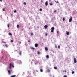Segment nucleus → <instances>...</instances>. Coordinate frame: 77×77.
Listing matches in <instances>:
<instances>
[{
  "mask_svg": "<svg viewBox=\"0 0 77 77\" xmlns=\"http://www.w3.org/2000/svg\"><path fill=\"white\" fill-rule=\"evenodd\" d=\"M51 32L53 33L54 32V27H52L51 28Z\"/></svg>",
  "mask_w": 77,
  "mask_h": 77,
  "instance_id": "nucleus-1",
  "label": "nucleus"
},
{
  "mask_svg": "<svg viewBox=\"0 0 77 77\" xmlns=\"http://www.w3.org/2000/svg\"><path fill=\"white\" fill-rule=\"evenodd\" d=\"M72 17H71L70 18L69 20V22H71L72 21Z\"/></svg>",
  "mask_w": 77,
  "mask_h": 77,
  "instance_id": "nucleus-2",
  "label": "nucleus"
},
{
  "mask_svg": "<svg viewBox=\"0 0 77 77\" xmlns=\"http://www.w3.org/2000/svg\"><path fill=\"white\" fill-rule=\"evenodd\" d=\"M74 63H77V60H76V59L74 58Z\"/></svg>",
  "mask_w": 77,
  "mask_h": 77,
  "instance_id": "nucleus-3",
  "label": "nucleus"
},
{
  "mask_svg": "<svg viewBox=\"0 0 77 77\" xmlns=\"http://www.w3.org/2000/svg\"><path fill=\"white\" fill-rule=\"evenodd\" d=\"M35 47H38V44L37 43L35 44Z\"/></svg>",
  "mask_w": 77,
  "mask_h": 77,
  "instance_id": "nucleus-4",
  "label": "nucleus"
},
{
  "mask_svg": "<svg viewBox=\"0 0 77 77\" xmlns=\"http://www.w3.org/2000/svg\"><path fill=\"white\" fill-rule=\"evenodd\" d=\"M44 28H45V29H47V27H48V26L47 25H45L44 26Z\"/></svg>",
  "mask_w": 77,
  "mask_h": 77,
  "instance_id": "nucleus-5",
  "label": "nucleus"
},
{
  "mask_svg": "<svg viewBox=\"0 0 77 77\" xmlns=\"http://www.w3.org/2000/svg\"><path fill=\"white\" fill-rule=\"evenodd\" d=\"M22 52V51H21V50L20 51L19 54L20 55H21V54H22L21 52Z\"/></svg>",
  "mask_w": 77,
  "mask_h": 77,
  "instance_id": "nucleus-6",
  "label": "nucleus"
},
{
  "mask_svg": "<svg viewBox=\"0 0 77 77\" xmlns=\"http://www.w3.org/2000/svg\"><path fill=\"white\" fill-rule=\"evenodd\" d=\"M45 5L46 6L48 5V2L46 1V2H45Z\"/></svg>",
  "mask_w": 77,
  "mask_h": 77,
  "instance_id": "nucleus-7",
  "label": "nucleus"
},
{
  "mask_svg": "<svg viewBox=\"0 0 77 77\" xmlns=\"http://www.w3.org/2000/svg\"><path fill=\"white\" fill-rule=\"evenodd\" d=\"M45 49L46 51H48V48H47V47H45Z\"/></svg>",
  "mask_w": 77,
  "mask_h": 77,
  "instance_id": "nucleus-8",
  "label": "nucleus"
},
{
  "mask_svg": "<svg viewBox=\"0 0 77 77\" xmlns=\"http://www.w3.org/2000/svg\"><path fill=\"white\" fill-rule=\"evenodd\" d=\"M46 57L47 59H48V58H49V56L48 55H47L46 56Z\"/></svg>",
  "mask_w": 77,
  "mask_h": 77,
  "instance_id": "nucleus-9",
  "label": "nucleus"
},
{
  "mask_svg": "<svg viewBox=\"0 0 77 77\" xmlns=\"http://www.w3.org/2000/svg\"><path fill=\"white\" fill-rule=\"evenodd\" d=\"M8 72L9 74H11V71H10V70H8Z\"/></svg>",
  "mask_w": 77,
  "mask_h": 77,
  "instance_id": "nucleus-10",
  "label": "nucleus"
},
{
  "mask_svg": "<svg viewBox=\"0 0 77 77\" xmlns=\"http://www.w3.org/2000/svg\"><path fill=\"white\" fill-rule=\"evenodd\" d=\"M31 49H32V50H35V48H34L33 47H31Z\"/></svg>",
  "mask_w": 77,
  "mask_h": 77,
  "instance_id": "nucleus-11",
  "label": "nucleus"
},
{
  "mask_svg": "<svg viewBox=\"0 0 77 77\" xmlns=\"http://www.w3.org/2000/svg\"><path fill=\"white\" fill-rule=\"evenodd\" d=\"M40 71L41 72H43V70H42V69H40Z\"/></svg>",
  "mask_w": 77,
  "mask_h": 77,
  "instance_id": "nucleus-12",
  "label": "nucleus"
},
{
  "mask_svg": "<svg viewBox=\"0 0 77 77\" xmlns=\"http://www.w3.org/2000/svg\"><path fill=\"white\" fill-rule=\"evenodd\" d=\"M66 34L67 35H68L69 34V32H66Z\"/></svg>",
  "mask_w": 77,
  "mask_h": 77,
  "instance_id": "nucleus-13",
  "label": "nucleus"
},
{
  "mask_svg": "<svg viewBox=\"0 0 77 77\" xmlns=\"http://www.w3.org/2000/svg\"><path fill=\"white\" fill-rule=\"evenodd\" d=\"M55 2L57 3H59V1H55Z\"/></svg>",
  "mask_w": 77,
  "mask_h": 77,
  "instance_id": "nucleus-14",
  "label": "nucleus"
},
{
  "mask_svg": "<svg viewBox=\"0 0 77 77\" xmlns=\"http://www.w3.org/2000/svg\"><path fill=\"white\" fill-rule=\"evenodd\" d=\"M10 67H9V68H11V64L10 63Z\"/></svg>",
  "mask_w": 77,
  "mask_h": 77,
  "instance_id": "nucleus-15",
  "label": "nucleus"
},
{
  "mask_svg": "<svg viewBox=\"0 0 77 77\" xmlns=\"http://www.w3.org/2000/svg\"><path fill=\"white\" fill-rule=\"evenodd\" d=\"M16 75H12L11 76V77H16Z\"/></svg>",
  "mask_w": 77,
  "mask_h": 77,
  "instance_id": "nucleus-16",
  "label": "nucleus"
},
{
  "mask_svg": "<svg viewBox=\"0 0 77 77\" xmlns=\"http://www.w3.org/2000/svg\"><path fill=\"white\" fill-rule=\"evenodd\" d=\"M63 21H65V18H63Z\"/></svg>",
  "mask_w": 77,
  "mask_h": 77,
  "instance_id": "nucleus-17",
  "label": "nucleus"
},
{
  "mask_svg": "<svg viewBox=\"0 0 77 77\" xmlns=\"http://www.w3.org/2000/svg\"><path fill=\"white\" fill-rule=\"evenodd\" d=\"M9 35L10 36H11V35H12V34L11 33H9Z\"/></svg>",
  "mask_w": 77,
  "mask_h": 77,
  "instance_id": "nucleus-18",
  "label": "nucleus"
},
{
  "mask_svg": "<svg viewBox=\"0 0 77 77\" xmlns=\"http://www.w3.org/2000/svg\"><path fill=\"white\" fill-rule=\"evenodd\" d=\"M58 48H59V49H60V45L58 46Z\"/></svg>",
  "mask_w": 77,
  "mask_h": 77,
  "instance_id": "nucleus-19",
  "label": "nucleus"
},
{
  "mask_svg": "<svg viewBox=\"0 0 77 77\" xmlns=\"http://www.w3.org/2000/svg\"><path fill=\"white\" fill-rule=\"evenodd\" d=\"M54 68L55 69H57V67H54Z\"/></svg>",
  "mask_w": 77,
  "mask_h": 77,
  "instance_id": "nucleus-20",
  "label": "nucleus"
},
{
  "mask_svg": "<svg viewBox=\"0 0 77 77\" xmlns=\"http://www.w3.org/2000/svg\"><path fill=\"white\" fill-rule=\"evenodd\" d=\"M17 28H19V25H17Z\"/></svg>",
  "mask_w": 77,
  "mask_h": 77,
  "instance_id": "nucleus-21",
  "label": "nucleus"
},
{
  "mask_svg": "<svg viewBox=\"0 0 77 77\" xmlns=\"http://www.w3.org/2000/svg\"><path fill=\"white\" fill-rule=\"evenodd\" d=\"M50 6H52V5H53V4H52V3H50Z\"/></svg>",
  "mask_w": 77,
  "mask_h": 77,
  "instance_id": "nucleus-22",
  "label": "nucleus"
},
{
  "mask_svg": "<svg viewBox=\"0 0 77 77\" xmlns=\"http://www.w3.org/2000/svg\"><path fill=\"white\" fill-rule=\"evenodd\" d=\"M31 36H33V33H31Z\"/></svg>",
  "mask_w": 77,
  "mask_h": 77,
  "instance_id": "nucleus-23",
  "label": "nucleus"
},
{
  "mask_svg": "<svg viewBox=\"0 0 77 77\" xmlns=\"http://www.w3.org/2000/svg\"><path fill=\"white\" fill-rule=\"evenodd\" d=\"M72 74H74V71H72Z\"/></svg>",
  "mask_w": 77,
  "mask_h": 77,
  "instance_id": "nucleus-24",
  "label": "nucleus"
},
{
  "mask_svg": "<svg viewBox=\"0 0 77 77\" xmlns=\"http://www.w3.org/2000/svg\"><path fill=\"white\" fill-rule=\"evenodd\" d=\"M14 13H15L16 12H17V11L16 10H15L14 11Z\"/></svg>",
  "mask_w": 77,
  "mask_h": 77,
  "instance_id": "nucleus-25",
  "label": "nucleus"
},
{
  "mask_svg": "<svg viewBox=\"0 0 77 77\" xmlns=\"http://www.w3.org/2000/svg\"><path fill=\"white\" fill-rule=\"evenodd\" d=\"M7 26H8V27H9V24H8Z\"/></svg>",
  "mask_w": 77,
  "mask_h": 77,
  "instance_id": "nucleus-26",
  "label": "nucleus"
},
{
  "mask_svg": "<svg viewBox=\"0 0 77 77\" xmlns=\"http://www.w3.org/2000/svg\"><path fill=\"white\" fill-rule=\"evenodd\" d=\"M11 66H12V67H13V68H14V65H13L11 64Z\"/></svg>",
  "mask_w": 77,
  "mask_h": 77,
  "instance_id": "nucleus-27",
  "label": "nucleus"
},
{
  "mask_svg": "<svg viewBox=\"0 0 77 77\" xmlns=\"http://www.w3.org/2000/svg\"><path fill=\"white\" fill-rule=\"evenodd\" d=\"M23 4H24L25 5H26V2H24Z\"/></svg>",
  "mask_w": 77,
  "mask_h": 77,
  "instance_id": "nucleus-28",
  "label": "nucleus"
},
{
  "mask_svg": "<svg viewBox=\"0 0 77 77\" xmlns=\"http://www.w3.org/2000/svg\"><path fill=\"white\" fill-rule=\"evenodd\" d=\"M50 71L49 70H48V72H50Z\"/></svg>",
  "mask_w": 77,
  "mask_h": 77,
  "instance_id": "nucleus-29",
  "label": "nucleus"
},
{
  "mask_svg": "<svg viewBox=\"0 0 77 77\" xmlns=\"http://www.w3.org/2000/svg\"><path fill=\"white\" fill-rule=\"evenodd\" d=\"M4 47H8V46H7V44H6V45L4 46Z\"/></svg>",
  "mask_w": 77,
  "mask_h": 77,
  "instance_id": "nucleus-30",
  "label": "nucleus"
},
{
  "mask_svg": "<svg viewBox=\"0 0 77 77\" xmlns=\"http://www.w3.org/2000/svg\"><path fill=\"white\" fill-rule=\"evenodd\" d=\"M11 42H14V41L13 40H11Z\"/></svg>",
  "mask_w": 77,
  "mask_h": 77,
  "instance_id": "nucleus-31",
  "label": "nucleus"
},
{
  "mask_svg": "<svg viewBox=\"0 0 77 77\" xmlns=\"http://www.w3.org/2000/svg\"><path fill=\"white\" fill-rule=\"evenodd\" d=\"M40 11H42V9L40 8Z\"/></svg>",
  "mask_w": 77,
  "mask_h": 77,
  "instance_id": "nucleus-32",
  "label": "nucleus"
},
{
  "mask_svg": "<svg viewBox=\"0 0 77 77\" xmlns=\"http://www.w3.org/2000/svg\"><path fill=\"white\" fill-rule=\"evenodd\" d=\"M56 12V10H55L54 11V13H55V12Z\"/></svg>",
  "mask_w": 77,
  "mask_h": 77,
  "instance_id": "nucleus-33",
  "label": "nucleus"
},
{
  "mask_svg": "<svg viewBox=\"0 0 77 77\" xmlns=\"http://www.w3.org/2000/svg\"><path fill=\"white\" fill-rule=\"evenodd\" d=\"M28 42H30V40H29L28 41Z\"/></svg>",
  "mask_w": 77,
  "mask_h": 77,
  "instance_id": "nucleus-34",
  "label": "nucleus"
},
{
  "mask_svg": "<svg viewBox=\"0 0 77 77\" xmlns=\"http://www.w3.org/2000/svg\"><path fill=\"white\" fill-rule=\"evenodd\" d=\"M38 54H40V53L39 52V51L38 52Z\"/></svg>",
  "mask_w": 77,
  "mask_h": 77,
  "instance_id": "nucleus-35",
  "label": "nucleus"
},
{
  "mask_svg": "<svg viewBox=\"0 0 77 77\" xmlns=\"http://www.w3.org/2000/svg\"><path fill=\"white\" fill-rule=\"evenodd\" d=\"M45 36H47V33H46L45 34Z\"/></svg>",
  "mask_w": 77,
  "mask_h": 77,
  "instance_id": "nucleus-36",
  "label": "nucleus"
},
{
  "mask_svg": "<svg viewBox=\"0 0 77 77\" xmlns=\"http://www.w3.org/2000/svg\"><path fill=\"white\" fill-rule=\"evenodd\" d=\"M57 33H59V31H57Z\"/></svg>",
  "mask_w": 77,
  "mask_h": 77,
  "instance_id": "nucleus-37",
  "label": "nucleus"
},
{
  "mask_svg": "<svg viewBox=\"0 0 77 77\" xmlns=\"http://www.w3.org/2000/svg\"><path fill=\"white\" fill-rule=\"evenodd\" d=\"M19 44H21V42H19Z\"/></svg>",
  "mask_w": 77,
  "mask_h": 77,
  "instance_id": "nucleus-38",
  "label": "nucleus"
},
{
  "mask_svg": "<svg viewBox=\"0 0 77 77\" xmlns=\"http://www.w3.org/2000/svg\"><path fill=\"white\" fill-rule=\"evenodd\" d=\"M57 45H55V48H57Z\"/></svg>",
  "mask_w": 77,
  "mask_h": 77,
  "instance_id": "nucleus-39",
  "label": "nucleus"
},
{
  "mask_svg": "<svg viewBox=\"0 0 77 77\" xmlns=\"http://www.w3.org/2000/svg\"><path fill=\"white\" fill-rule=\"evenodd\" d=\"M64 77H67V76H66V75H64Z\"/></svg>",
  "mask_w": 77,
  "mask_h": 77,
  "instance_id": "nucleus-40",
  "label": "nucleus"
},
{
  "mask_svg": "<svg viewBox=\"0 0 77 77\" xmlns=\"http://www.w3.org/2000/svg\"><path fill=\"white\" fill-rule=\"evenodd\" d=\"M3 11H5V9H4V8L2 9Z\"/></svg>",
  "mask_w": 77,
  "mask_h": 77,
  "instance_id": "nucleus-41",
  "label": "nucleus"
},
{
  "mask_svg": "<svg viewBox=\"0 0 77 77\" xmlns=\"http://www.w3.org/2000/svg\"><path fill=\"white\" fill-rule=\"evenodd\" d=\"M64 72H66V70H65V71H63V72H64Z\"/></svg>",
  "mask_w": 77,
  "mask_h": 77,
  "instance_id": "nucleus-42",
  "label": "nucleus"
},
{
  "mask_svg": "<svg viewBox=\"0 0 77 77\" xmlns=\"http://www.w3.org/2000/svg\"><path fill=\"white\" fill-rule=\"evenodd\" d=\"M0 2H2V0H0Z\"/></svg>",
  "mask_w": 77,
  "mask_h": 77,
  "instance_id": "nucleus-43",
  "label": "nucleus"
},
{
  "mask_svg": "<svg viewBox=\"0 0 77 77\" xmlns=\"http://www.w3.org/2000/svg\"><path fill=\"white\" fill-rule=\"evenodd\" d=\"M3 42V43H5V42Z\"/></svg>",
  "mask_w": 77,
  "mask_h": 77,
  "instance_id": "nucleus-44",
  "label": "nucleus"
},
{
  "mask_svg": "<svg viewBox=\"0 0 77 77\" xmlns=\"http://www.w3.org/2000/svg\"><path fill=\"white\" fill-rule=\"evenodd\" d=\"M37 28H39V27L38 26V27H37Z\"/></svg>",
  "mask_w": 77,
  "mask_h": 77,
  "instance_id": "nucleus-45",
  "label": "nucleus"
},
{
  "mask_svg": "<svg viewBox=\"0 0 77 77\" xmlns=\"http://www.w3.org/2000/svg\"><path fill=\"white\" fill-rule=\"evenodd\" d=\"M53 77H54V76H53Z\"/></svg>",
  "mask_w": 77,
  "mask_h": 77,
  "instance_id": "nucleus-46",
  "label": "nucleus"
}]
</instances>
